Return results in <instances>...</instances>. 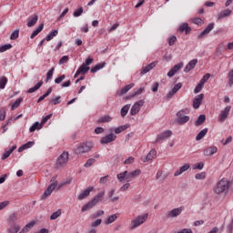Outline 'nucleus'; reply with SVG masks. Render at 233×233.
Wrapping results in <instances>:
<instances>
[{"mask_svg": "<svg viewBox=\"0 0 233 233\" xmlns=\"http://www.w3.org/2000/svg\"><path fill=\"white\" fill-rule=\"evenodd\" d=\"M145 91V87H139L138 89H135L132 94L127 96V99H131V97H136V96H139V94Z\"/></svg>", "mask_w": 233, "mask_h": 233, "instance_id": "obj_34", "label": "nucleus"}, {"mask_svg": "<svg viewBox=\"0 0 233 233\" xmlns=\"http://www.w3.org/2000/svg\"><path fill=\"white\" fill-rule=\"evenodd\" d=\"M183 87V84L182 83H177V85H175V86L171 89V91H173V94H177V92L180 90V88Z\"/></svg>", "mask_w": 233, "mask_h": 233, "instance_id": "obj_51", "label": "nucleus"}, {"mask_svg": "<svg viewBox=\"0 0 233 233\" xmlns=\"http://www.w3.org/2000/svg\"><path fill=\"white\" fill-rule=\"evenodd\" d=\"M57 34H59V31H57V30H54V31L50 32V33L46 36V41H52V39L55 38L56 35H57Z\"/></svg>", "mask_w": 233, "mask_h": 233, "instance_id": "obj_39", "label": "nucleus"}, {"mask_svg": "<svg viewBox=\"0 0 233 233\" xmlns=\"http://www.w3.org/2000/svg\"><path fill=\"white\" fill-rule=\"evenodd\" d=\"M33 145H35V142L34 141H29L24 145H22L19 148H18V152H23L25 150H26V148H32Z\"/></svg>", "mask_w": 233, "mask_h": 233, "instance_id": "obj_26", "label": "nucleus"}, {"mask_svg": "<svg viewBox=\"0 0 233 233\" xmlns=\"http://www.w3.org/2000/svg\"><path fill=\"white\" fill-rule=\"evenodd\" d=\"M90 70L89 66H86V65L82 64L79 68L77 69V74L85 75Z\"/></svg>", "mask_w": 233, "mask_h": 233, "instance_id": "obj_35", "label": "nucleus"}, {"mask_svg": "<svg viewBox=\"0 0 233 233\" xmlns=\"http://www.w3.org/2000/svg\"><path fill=\"white\" fill-rule=\"evenodd\" d=\"M54 70L55 68L52 67L46 74V83H48L49 79H52V76H54Z\"/></svg>", "mask_w": 233, "mask_h": 233, "instance_id": "obj_59", "label": "nucleus"}, {"mask_svg": "<svg viewBox=\"0 0 233 233\" xmlns=\"http://www.w3.org/2000/svg\"><path fill=\"white\" fill-rule=\"evenodd\" d=\"M171 136H172L171 130L164 131L157 136V140L153 143L154 145H157V143H161V141H165V139H168V137H170Z\"/></svg>", "mask_w": 233, "mask_h": 233, "instance_id": "obj_6", "label": "nucleus"}, {"mask_svg": "<svg viewBox=\"0 0 233 233\" xmlns=\"http://www.w3.org/2000/svg\"><path fill=\"white\" fill-rule=\"evenodd\" d=\"M193 23L195 25H198V26H201V25H203V19H201L200 17L194 18Z\"/></svg>", "mask_w": 233, "mask_h": 233, "instance_id": "obj_62", "label": "nucleus"}, {"mask_svg": "<svg viewBox=\"0 0 233 233\" xmlns=\"http://www.w3.org/2000/svg\"><path fill=\"white\" fill-rule=\"evenodd\" d=\"M157 65V62L155 61L146 66H143L140 70V76H145V74H148L150 70H153V68H156Z\"/></svg>", "mask_w": 233, "mask_h": 233, "instance_id": "obj_13", "label": "nucleus"}, {"mask_svg": "<svg viewBox=\"0 0 233 233\" xmlns=\"http://www.w3.org/2000/svg\"><path fill=\"white\" fill-rule=\"evenodd\" d=\"M127 174H128V171H124L123 173H119L116 177L118 179V181H123V179L127 180Z\"/></svg>", "mask_w": 233, "mask_h": 233, "instance_id": "obj_48", "label": "nucleus"}, {"mask_svg": "<svg viewBox=\"0 0 233 233\" xmlns=\"http://www.w3.org/2000/svg\"><path fill=\"white\" fill-rule=\"evenodd\" d=\"M195 177L196 179H205V177H207V174L205 172L198 173Z\"/></svg>", "mask_w": 233, "mask_h": 233, "instance_id": "obj_61", "label": "nucleus"}, {"mask_svg": "<svg viewBox=\"0 0 233 233\" xmlns=\"http://www.w3.org/2000/svg\"><path fill=\"white\" fill-rule=\"evenodd\" d=\"M61 103V96H56V98H51L49 105H59Z\"/></svg>", "mask_w": 233, "mask_h": 233, "instance_id": "obj_47", "label": "nucleus"}, {"mask_svg": "<svg viewBox=\"0 0 233 233\" xmlns=\"http://www.w3.org/2000/svg\"><path fill=\"white\" fill-rule=\"evenodd\" d=\"M232 231H233V218L231 220V223L227 227L228 233H232Z\"/></svg>", "mask_w": 233, "mask_h": 233, "instance_id": "obj_64", "label": "nucleus"}, {"mask_svg": "<svg viewBox=\"0 0 233 233\" xmlns=\"http://www.w3.org/2000/svg\"><path fill=\"white\" fill-rule=\"evenodd\" d=\"M68 157H70L68 151H64L56 159V168H64V167H66V164L68 163Z\"/></svg>", "mask_w": 233, "mask_h": 233, "instance_id": "obj_2", "label": "nucleus"}, {"mask_svg": "<svg viewBox=\"0 0 233 233\" xmlns=\"http://www.w3.org/2000/svg\"><path fill=\"white\" fill-rule=\"evenodd\" d=\"M110 121H112V116H108V115H106L102 117H100L98 120H97V123H110Z\"/></svg>", "mask_w": 233, "mask_h": 233, "instance_id": "obj_38", "label": "nucleus"}, {"mask_svg": "<svg viewBox=\"0 0 233 233\" xmlns=\"http://www.w3.org/2000/svg\"><path fill=\"white\" fill-rule=\"evenodd\" d=\"M15 148H17V146H13L9 150L5 151L2 156V159L5 160L7 159V157H10V154H12Z\"/></svg>", "mask_w": 233, "mask_h": 233, "instance_id": "obj_36", "label": "nucleus"}, {"mask_svg": "<svg viewBox=\"0 0 233 233\" xmlns=\"http://www.w3.org/2000/svg\"><path fill=\"white\" fill-rule=\"evenodd\" d=\"M218 152L217 147H210L206 149H204V156H214Z\"/></svg>", "mask_w": 233, "mask_h": 233, "instance_id": "obj_24", "label": "nucleus"}, {"mask_svg": "<svg viewBox=\"0 0 233 233\" xmlns=\"http://www.w3.org/2000/svg\"><path fill=\"white\" fill-rule=\"evenodd\" d=\"M6 83H8V78L6 76H3L0 78V88L3 90L5 86H6Z\"/></svg>", "mask_w": 233, "mask_h": 233, "instance_id": "obj_45", "label": "nucleus"}, {"mask_svg": "<svg viewBox=\"0 0 233 233\" xmlns=\"http://www.w3.org/2000/svg\"><path fill=\"white\" fill-rule=\"evenodd\" d=\"M21 103H23V97L16 99V101L11 106V110H15V108H18Z\"/></svg>", "mask_w": 233, "mask_h": 233, "instance_id": "obj_43", "label": "nucleus"}, {"mask_svg": "<svg viewBox=\"0 0 233 233\" xmlns=\"http://www.w3.org/2000/svg\"><path fill=\"white\" fill-rule=\"evenodd\" d=\"M196 65H198V59H193V60L189 61V63L185 66L184 72L186 74H188V72L190 70H192L193 68L196 67Z\"/></svg>", "mask_w": 233, "mask_h": 233, "instance_id": "obj_16", "label": "nucleus"}, {"mask_svg": "<svg viewBox=\"0 0 233 233\" xmlns=\"http://www.w3.org/2000/svg\"><path fill=\"white\" fill-rule=\"evenodd\" d=\"M183 212V207L174 208L170 211H167L166 214L167 218H177Z\"/></svg>", "mask_w": 233, "mask_h": 233, "instance_id": "obj_12", "label": "nucleus"}, {"mask_svg": "<svg viewBox=\"0 0 233 233\" xmlns=\"http://www.w3.org/2000/svg\"><path fill=\"white\" fill-rule=\"evenodd\" d=\"M57 187V182L51 183L48 187L45 190L44 194L41 197V199H46L49 196L52 195V192L56 190V187Z\"/></svg>", "mask_w": 233, "mask_h": 233, "instance_id": "obj_7", "label": "nucleus"}, {"mask_svg": "<svg viewBox=\"0 0 233 233\" xmlns=\"http://www.w3.org/2000/svg\"><path fill=\"white\" fill-rule=\"evenodd\" d=\"M105 65H106V63L105 62L96 65L91 68V74H96L97 70H101V68H105Z\"/></svg>", "mask_w": 233, "mask_h": 233, "instance_id": "obj_33", "label": "nucleus"}, {"mask_svg": "<svg viewBox=\"0 0 233 233\" xmlns=\"http://www.w3.org/2000/svg\"><path fill=\"white\" fill-rule=\"evenodd\" d=\"M148 218V214L146 215H141L138 216L136 219L132 220V226H131V230H134V228H137V227H139V225H143V223H145V221H147V219Z\"/></svg>", "mask_w": 233, "mask_h": 233, "instance_id": "obj_4", "label": "nucleus"}, {"mask_svg": "<svg viewBox=\"0 0 233 233\" xmlns=\"http://www.w3.org/2000/svg\"><path fill=\"white\" fill-rule=\"evenodd\" d=\"M214 30V23H210L208 26L198 35V39H203Z\"/></svg>", "mask_w": 233, "mask_h": 233, "instance_id": "obj_9", "label": "nucleus"}, {"mask_svg": "<svg viewBox=\"0 0 233 233\" xmlns=\"http://www.w3.org/2000/svg\"><path fill=\"white\" fill-rule=\"evenodd\" d=\"M17 219V215L15 213H13L10 215L9 218H8V222L10 223V225L15 223V220Z\"/></svg>", "mask_w": 233, "mask_h": 233, "instance_id": "obj_57", "label": "nucleus"}, {"mask_svg": "<svg viewBox=\"0 0 233 233\" xmlns=\"http://www.w3.org/2000/svg\"><path fill=\"white\" fill-rule=\"evenodd\" d=\"M228 85L232 86L233 85V69H231L228 74Z\"/></svg>", "mask_w": 233, "mask_h": 233, "instance_id": "obj_56", "label": "nucleus"}, {"mask_svg": "<svg viewBox=\"0 0 233 233\" xmlns=\"http://www.w3.org/2000/svg\"><path fill=\"white\" fill-rule=\"evenodd\" d=\"M94 187L90 186L87 188L84 189L77 197V199L79 201H82V199H85L86 198H88L90 196V192H93Z\"/></svg>", "mask_w": 233, "mask_h": 233, "instance_id": "obj_10", "label": "nucleus"}, {"mask_svg": "<svg viewBox=\"0 0 233 233\" xmlns=\"http://www.w3.org/2000/svg\"><path fill=\"white\" fill-rule=\"evenodd\" d=\"M232 106H228L223 110L220 111V114L218 115V121L219 123H225L227 120V117H228V114H230Z\"/></svg>", "mask_w": 233, "mask_h": 233, "instance_id": "obj_5", "label": "nucleus"}, {"mask_svg": "<svg viewBox=\"0 0 233 233\" xmlns=\"http://www.w3.org/2000/svg\"><path fill=\"white\" fill-rule=\"evenodd\" d=\"M157 156V151H156V149H151L149 153L147 155V157H145L144 163L145 161H152V159H156Z\"/></svg>", "mask_w": 233, "mask_h": 233, "instance_id": "obj_22", "label": "nucleus"}, {"mask_svg": "<svg viewBox=\"0 0 233 233\" xmlns=\"http://www.w3.org/2000/svg\"><path fill=\"white\" fill-rule=\"evenodd\" d=\"M43 28H45V24H40L36 29L33 31L30 35V39H34L36 35H39L41 32H43Z\"/></svg>", "mask_w": 233, "mask_h": 233, "instance_id": "obj_21", "label": "nucleus"}, {"mask_svg": "<svg viewBox=\"0 0 233 233\" xmlns=\"http://www.w3.org/2000/svg\"><path fill=\"white\" fill-rule=\"evenodd\" d=\"M41 128H43V124L42 123L39 124V122H35L30 127L29 131L35 132V130H41Z\"/></svg>", "mask_w": 233, "mask_h": 233, "instance_id": "obj_32", "label": "nucleus"}, {"mask_svg": "<svg viewBox=\"0 0 233 233\" xmlns=\"http://www.w3.org/2000/svg\"><path fill=\"white\" fill-rule=\"evenodd\" d=\"M178 31L185 32V34L188 35V34L192 32V28L188 26V23H183L182 25H179Z\"/></svg>", "mask_w": 233, "mask_h": 233, "instance_id": "obj_17", "label": "nucleus"}, {"mask_svg": "<svg viewBox=\"0 0 233 233\" xmlns=\"http://www.w3.org/2000/svg\"><path fill=\"white\" fill-rule=\"evenodd\" d=\"M230 187V181L226 178H222L218 182L216 187L214 188L215 194H223V192H228Z\"/></svg>", "mask_w": 233, "mask_h": 233, "instance_id": "obj_1", "label": "nucleus"}, {"mask_svg": "<svg viewBox=\"0 0 233 233\" xmlns=\"http://www.w3.org/2000/svg\"><path fill=\"white\" fill-rule=\"evenodd\" d=\"M94 163H96V159H95V158H89V159H87V161H86V163L84 165V167H85L86 168H90V167H91Z\"/></svg>", "mask_w": 233, "mask_h": 233, "instance_id": "obj_58", "label": "nucleus"}, {"mask_svg": "<svg viewBox=\"0 0 233 233\" xmlns=\"http://www.w3.org/2000/svg\"><path fill=\"white\" fill-rule=\"evenodd\" d=\"M12 48V44H5L4 46H0V54L3 52H6V50H10Z\"/></svg>", "mask_w": 233, "mask_h": 233, "instance_id": "obj_46", "label": "nucleus"}, {"mask_svg": "<svg viewBox=\"0 0 233 233\" xmlns=\"http://www.w3.org/2000/svg\"><path fill=\"white\" fill-rule=\"evenodd\" d=\"M203 86H205V84H202V82H199L197 86L195 87L194 93L199 94L201 90H203Z\"/></svg>", "mask_w": 233, "mask_h": 233, "instance_id": "obj_49", "label": "nucleus"}, {"mask_svg": "<svg viewBox=\"0 0 233 233\" xmlns=\"http://www.w3.org/2000/svg\"><path fill=\"white\" fill-rule=\"evenodd\" d=\"M230 14H232L230 9L223 10L218 15V19H224V17H228Z\"/></svg>", "mask_w": 233, "mask_h": 233, "instance_id": "obj_28", "label": "nucleus"}, {"mask_svg": "<svg viewBox=\"0 0 233 233\" xmlns=\"http://www.w3.org/2000/svg\"><path fill=\"white\" fill-rule=\"evenodd\" d=\"M188 168H190V164H185L174 173L175 177H177V176H181V174H183V172H187Z\"/></svg>", "mask_w": 233, "mask_h": 233, "instance_id": "obj_20", "label": "nucleus"}, {"mask_svg": "<svg viewBox=\"0 0 233 233\" xmlns=\"http://www.w3.org/2000/svg\"><path fill=\"white\" fill-rule=\"evenodd\" d=\"M139 174H141V170H139V169H136L135 171L127 173V183L132 181V179H134V177H137V176H139Z\"/></svg>", "mask_w": 233, "mask_h": 233, "instance_id": "obj_18", "label": "nucleus"}, {"mask_svg": "<svg viewBox=\"0 0 233 233\" xmlns=\"http://www.w3.org/2000/svg\"><path fill=\"white\" fill-rule=\"evenodd\" d=\"M188 112H190L188 109H182V110L178 111L177 113V119H179V117H184L185 114H188Z\"/></svg>", "mask_w": 233, "mask_h": 233, "instance_id": "obj_54", "label": "nucleus"}, {"mask_svg": "<svg viewBox=\"0 0 233 233\" xmlns=\"http://www.w3.org/2000/svg\"><path fill=\"white\" fill-rule=\"evenodd\" d=\"M207 121V116L200 115L195 122V127H201Z\"/></svg>", "mask_w": 233, "mask_h": 233, "instance_id": "obj_29", "label": "nucleus"}, {"mask_svg": "<svg viewBox=\"0 0 233 233\" xmlns=\"http://www.w3.org/2000/svg\"><path fill=\"white\" fill-rule=\"evenodd\" d=\"M43 86V80L39 81L34 87L27 90V94H34L36 90H39Z\"/></svg>", "mask_w": 233, "mask_h": 233, "instance_id": "obj_27", "label": "nucleus"}, {"mask_svg": "<svg viewBox=\"0 0 233 233\" xmlns=\"http://www.w3.org/2000/svg\"><path fill=\"white\" fill-rule=\"evenodd\" d=\"M177 121L179 125H185V123H188V121H190V116H185L177 118Z\"/></svg>", "mask_w": 233, "mask_h": 233, "instance_id": "obj_41", "label": "nucleus"}, {"mask_svg": "<svg viewBox=\"0 0 233 233\" xmlns=\"http://www.w3.org/2000/svg\"><path fill=\"white\" fill-rule=\"evenodd\" d=\"M208 132V128L202 129L196 137V141H201Z\"/></svg>", "mask_w": 233, "mask_h": 233, "instance_id": "obj_30", "label": "nucleus"}, {"mask_svg": "<svg viewBox=\"0 0 233 233\" xmlns=\"http://www.w3.org/2000/svg\"><path fill=\"white\" fill-rule=\"evenodd\" d=\"M177 41V37H176V35L171 36L168 39V45L169 46H174L175 43Z\"/></svg>", "mask_w": 233, "mask_h": 233, "instance_id": "obj_60", "label": "nucleus"}, {"mask_svg": "<svg viewBox=\"0 0 233 233\" xmlns=\"http://www.w3.org/2000/svg\"><path fill=\"white\" fill-rule=\"evenodd\" d=\"M6 119V110H5V107L0 108V121H5Z\"/></svg>", "mask_w": 233, "mask_h": 233, "instance_id": "obj_52", "label": "nucleus"}, {"mask_svg": "<svg viewBox=\"0 0 233 233\" xmlns=\"http://www.w3.org/2000/svg\"><path fill=\"white\" fill-rule=\"evenodd\" d=\"M94 144H92L91 142L82 143L75 149V154H86V152H90V150H92Z\"/></svg>", "mask_w": 233, "mask_h": 233, "instance_id": "obj_3", "label": "nucleus"}, {"mask_svg": "<svg viewBox=\"0 0 233 233\" xmlns=\"http://www.w3.org/2000/svg\"><path fill=\"white\" fill-rule=\"evenodd\" d=\"M17 37H19V29H15L10 35V39L12 41H15V39H17Z\"/></svg>", "mask_w": 233, "mask_h": 233, "instance_id": "obj_53", "label": "nucleus"}, {"mask_svg": "<svg viewBox=\"0 0 233 233\" xmlns=\"http://www.w3.org/2000/svg\"><path fill=\"white\" fill-rule=\"evenodd\" d=\"M68 56H64L59 60V65H65V63H68Z\"/></svg>", "mask_w": 233, "mask_h": 233, "instance_id": "obj_63", "label": "nucleus"}, {"mask_svg": "<svg viewBox=\"0 0 233 233\" xmlns=\"http://www.w3.org/2000/svg\"><path fill=\"white\" fill-rule=\"evenodd\" d=\"M117 136H116L114 133H110L109 135H106L100 139L101 145H108V143H112V141H116Z\"/></svg>", "mask_w": 233, "mask_h": 233, "instance_id": "obj_8", "label": "nucleus"}, {"mask_svg": "<svg viewBox=\"0 0 233 233\" xmlns=\"http://www.w3.org/2000/svg\"><path fill=\"white\" fill-rule=\"evenodd\" d=\"M19 230H21V226L15 223L9 224V228H7L8 233H18Z\"/></svg>", "mask_w": 233, "mask_h": 233, "instance_id": "obj_19", "label": "nucleus"}, {"mask_svg": "<svg viewBox=\"0 0 233 233\" xmlns=\"http://www.w3.org/2000/svg\"><path fill=\"white\" fill-rule=\"evenodd\" d=\"M39 19V15L35 14L27 18V26L28 28H32V26H35L37 21Z\"/></svg>", "mask_w": 233, "mask_h": 233, "instance_id": "obj_14", "label": "nucleus"}, {"mask_svg": "<svg viewBox=\"0 0 233 233\" xmlns=\"http://www.w3.org/2000/svg\"><path fill=\"white\" fill-rule=\"evenodd\" d=\"M128 110H130V105L127 104L124 106L120 110L121 117H126L127 114H128Z\"/></svg>", "mask_w": 233, "mask_h": 233, "instance_id": "obj_37", "label": "nucleus"}, {"mask_svg": "<svg viewBox=\"0 0 233 233\" xmlns=\"http://www.w3.org/2000/svg\"><path fill=\"white\" fill-rule=\"evenodd\" d=\"M117 219V214L111 215L106 220V225H110V223H114Z\"/></svg>", "mask_w": 233, "mask_h": 233, "instance_id": "obj_44", "label": "nucleus"}, {"mask_svg": "<svg viewBox=\"0 0 233 233\" xmlns=\"http://www.w3.org/2000/svg\"><path fill=\"white\" fill-rule=\"evenodd\" d=\"M35 225V221H31L30 223L26 224L19 233H27L30 229Z\"/></svg>", "mask_w": 233, "mask_h": 233, "instance_id": "obj_31", "label": "nucleus"}, {"mask_svg": "<svg viewBox=\"0 0 233 233\" xmlns=\"http://www.w3.org/2000/svg\"><path fill=\"white\" fill-rule=\"evenodd\" d=\"M203 99H205L204 94L198 95L193 100V108L198 110V108L201 106V103L203 102Z\"/></svg>", "mask_w": 233, "mask_h": 233, "instance_id": "obj_11", "label": "nucleus"}, {"mask_svg": "<svg viewBox=\"0 0 233 233\" xmlns=\"http://www.w3.org/2000/svg\"><path fill=\"white\" fill-rule=\"evenodd\" d=\"M139 110H141V108H139V106L134 104L130 110L131 116H137V114H139Z\"/></svg>", "mask_w": 233, "mask_h": 233, "instance_id": "obj_40", "label": "nucleus"}, {"mask_svg": "<svg viewBox=\"0 0 233 233\" xmlns=\"http://www.w3.org/2000/svg\"><path fill=\"white\" fill-rule=\"evenodd\" d=\"M103 198H105V191L98 193L94 198L91 199V201L96 205L100 203V201H103Z\"/></svg>", "mask_w": 233, "mask_h": 233, "instance_id": "obj_23", "label": "nucleus"}, {"mask_svg": "<svg viewBox=\"0 0 233 233\" xmlns=\"http://www.w3.org/2000/svg\"><path fill=\"white\" fill-rule=\"evenodd\" d=\"M183 87V84L182 83H177V85H175V86L171 89V91H173V94H177V92L180 90V88Z\"/></svg>", "mask_w": 233, "mask_h": 233, "instance_id": "obj_50", "label": "nucleus"}, {"mask_svg": "<svg viewBox=\"0 0 233 233\" xmlns=\"http://www.w3.org/2000/svg\"><path fill=\"white\" fill-rule=\"evenodd\" d=\"M59 216H61V209H58L57 211L52 213V215L50 216V219L51 220L57 219Z\"/></svg>", "mask_w": 233, "mask_h": 233, "instance_id": "obj_55", "label": "nucleus"}, {"mask_svg": "<svg viewBox=\"0 0 233 233\" xmlns=\"http://www.w3.org/2000/svg\"><path fill=\"white\" fill-rule=\"evenodd\" d=\"M135 86V84L134 83H131L126 86H124L121 90H118L116 92V96H125V94H127V92H128V90H131V88H134Z\"/></svg>", "mask_w": 233, "mask_h": 233, "instance_id": "obj_15", "label": "nucleus"}, {"mask_svg": "<svg viewBox=\"0 0 233 233\" xmlns=\"http://www.w3.org/2000/svg\"><path fill=\"white\" fill-rule=\"evenodd\" d=\"M94 207H96V204L92 200H90L89 202H87L86 205L82 207L81 212H86L88 210H92Z\"/></svg>", "mask_w": 233, "mask_h": 233, "instance_id": "obj_25", "label": "nucleus"}, {"mask_svg": "<svg viewBox=\"0 0 233 233\" xmlns=\"http://www.w3.org/2000/svg\"><path fill=\"white\" fill-rule=\"evenodd\" d=\"M129 125H124V126H120L116 128H115V134H121V132H124V130H127V128H129Z\"/></svg>", "mask_w": 233, "mask_h": 233, "instance_id": "obj_42", "label": "nucleus"}]
</instances>
